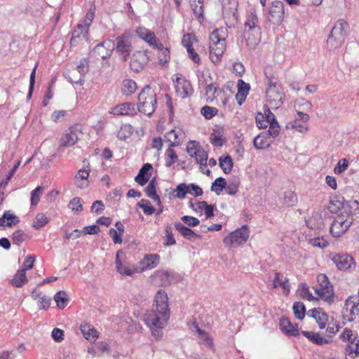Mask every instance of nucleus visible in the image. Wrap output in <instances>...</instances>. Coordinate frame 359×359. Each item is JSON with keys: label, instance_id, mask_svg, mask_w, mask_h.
<instances>
[{"label": "nucleus", "instance_id": "obj_40", "mask_svg": "<svg viewBox=\"0 0 359 359\" xmlns=\"http://www.w3.org/2000/svg\"><path fill=\"white\" fill-rule=\"evenodd\" d=\"M176 192L175 194V197L178 198H185L187 194H192L189 191V185L185 183H181L177 186V187L173 190V193Z\"/></svg>", "mask_w": 359, "mask_h": 359}, {"label": "nucleus", "instance_id": "obj_59", "mask_svg": "<svg viewBox=\"0 0 359 359\" xmlns=\"http://www.w3.org/2000/svg\"><path fill=\"white\" fill-rule=\"evenodd\" d=\"M196 332L198 335L201 337V339L204 341V344L205 346L211 348L213 346L212 340L208 336V333H206L204 330H201L200 327L196 326Z\"/></svg>", "mask_w": 359, "mask_h": 359}, {"label": "nucleus", "instance_id": "obj_7", "mask_svg": "<svg viewBox=\"0 0 359 359\" xmlns=\"http://www.w3.org/2000/svg\"><path fill=\"white\" fill-rule=\"evenodd\" d=\"M267 79V84L269 88L266 90V98L270 104H273L275 107H280L284 100V95L281 92V87L276 81H273L272 78H269L266 72L265 73Z\"/></svg>", "mask_w": 359, "mask_h": 359}, {"label": "nucleus", "instance_id": "obj_52", "mask_svg": "<svg viewBox=\"0 0 359 359\" xmlns=\"http://www.w3.org/2000/svg\"><path fill=\"white\" fill-rule=\"evenodd\" d=\"M44 189L43 187L39 186L31 192V204L36 205L39 201L40 196Z\"/></svg>", "mask_w": 359, "mask_h": 359}, {"label": "nucleus", "instance_id": "obj_18", "mask_svg": "<svg viewBox=\"0 0 359 359\" xmlns=\"http://www.w3.org/2000/svg\"><path fill=\"white\" fill-rule=\"evenodd\" d=\"M124 254L122 251L118 250L116 255L115 266L117 271L123 276H132L135 272V269L129 266H124L121 258L123 257Z\"/></svg>", "mask_w": 359, "mask_h": 359}, {"label": "nucleus", "instance_id": "obj_28", "mask_svg": "<svg viewBox=\"0 0 359 359\" xmlns=\"http://www.w3.org/2000/svg\"><path fill=\"white\" fill-rule=\"evenodd\" d=\"M111 43V41H105L97 45L94 49V53H97L102 59H107L110 57L112 50H105V46H109Z\"/></svg>", "mask_w": 359, "mask_h": 359}, {"label": "nucleus", "instance_id": "obj_21", "mask_svg": "<svg viewBox=\"0 0 359 359\" xmlns=\"http://www.w3.org/2000/svg\"><path fill=\"white\" fill-rule=\"evenodd\" d=\"M20 222L19 217L16 215L11 213V212L5 211L0 217V226H8L11 227L16 225Z\"/></svg>", "mask_w": 359, "mask_h": 359}, {"label": "nucleus", "instance_id": "obj_61", "mask_svg": "<svg viewBox=\"0 0 359 359\" xmlns=\"http://www.w3.org/2000/svg\"><path fill=\"white\" fill-rule=\"evenodd\" d=\"M153 33L154 32L141 27L136 29L137 35L145 41L152 35Z\"/></svg>", "mask_w": 359, "mask_h": 359}, {"label": "nucleus", "instance_id": "obj_43", "mask_svg": "<svg viewBox=\"0 0 359 359\" xmlns=\"http://www.w3.org/2000/svg\"><path fill=\"white\" fill-rule=\"evenodd\" d=\"M287 129H295L300 133H306L308 130V127L306 123L302 122V123H299V119H295L293 121L288 123L286 126Z\"/></svg>", "mask_w": 359, "mask_h": 359}, {"label": "nucleus", "instance_id": "obj_46", "mask_svg": "<svg viewBox=\"0 0 359 359\" xmlns=\"http://www.w3.org/2000/svg\"><path fill=\"white\" fill-rule=\"evenodd\" d=\"M284 203L287 206H294L297 203V196L292 191H287L284 193Z\"/></svg>", "mask_w": 359, "mask_h": 359}, {"label": "nucleus", "instance_id": "obj_12", "mask_svg": "<svg viewBox=\"0 0 359 359\" xmlns=\"http://www.w3.org/2000/svg\"><path fill=\"white\" fill-rule=\"evenodd\" d=\"M79 133H81L80 126L76 124L71 126L69 128V132L62 136L60 140V146L66 147L74 145L79 140Z\"/></svg>", "mask_w": 359, "mask_h": 359}, {"label": "nucleus", "instance_id": "obj_13", "mask_svg": "<svg viewBox=\"0 0 359 359\" xmlns=\"http://www.w3.org/2000/svg\"><path fill=\"white\" fill-rule=\"evenodd\" d=\"M284 17V4L280 1H273L269 8V20L272 24L279 25Z\"/></svg>", "mask_w": 359, "mask_h": 359}, {"label": "nucleus", "instance_id": "obj_55", "mask_svg": "<svg viewBox=\"0 0 359 359\" xmlns=\"http://www.w3.org/2000/svg\"><path fill=\"white\" fill-rule=\"evenodd\" d=\"M294 107L306 111H311L312 109V104L304 98L297 100Z\"/></svg>", "mask_w": 359, "mask_h": 359}, {"label": "nucleus", "instance_id": "obj_22", "mask_svg": "<svg viewBox=\"0 0 359 359\" xmlns=\"http://www.w3.org/2000/svg\"><path fill=\"white\" fill-rule=\"evenodd\" d=\"M74 71L79 73V77L75 80L70 77L69 81L72 83H81L82 78L88 71V61L86 59L81 60Z\"/></svg>", "mask_w": 359, "mask_h": 359}, {"label": "nucleus", "instance_id": "obj_51", "mask_svg": "<svg viewBox=\"0 0 359 359\" xmlns=\"http://www.w3.org/2000/svg\"><path fill=\"white\" fill-rule=\"evenodd\" d=\"M81 201L82 200L81 198L74 197L70 201L69 208H71L72 211H75L76 213H79L83 210Z\"/></svg>", "mask_w": 359, "mask_h": 359}, {"label": "nucleus", "instance_id": "obj_15", "mask_svg": "<svg viewBox=\"0 0 359 359\" xmlns=\"http://www.w3.org/2000/svg\"><path fill=\"white\" fill-rule=\"evenodd\" d=\"M137 108L130 102L122 103L112 109L111 114L114 115L134 116L137 114Z\"/></svg>", "mask_w": 359, "mask_h": 359}, {"label": "nucleus", "instance_id": "obj_54", "mask_svg": "<svg viewBox=\"0 0 359 359\" xmlns=\"http://www.w3.org/2000/svg\"><path fill=\"white\" fill-rule=\"evenodd\" d=\"M299 286L301 287L300 297L302 299L309 301L313 300L315 299V297L309 291V287L306 283H301Z\"/></svg>", "mask_w": 359, "mask_h": 359}, {"label": "nucleus", "instance_id": "obj_14", "mask_svg": "<svg viewBox=\"0 0 359 359\" xmlns=\"http://www.w3.org/2000/svg\"><path fill=\"white\" fill-rule=\"evenodd\" d=\"M90 170L89 164L87 165L86 168L78 170L74 179V184L77 188L83 189L89 185Z\"/></svg>", "mask_w": 359, "mask_h": 359}, {"label": "nucleus", "instance_id": "obj_64", "mask_svg": "<svg viewBox=\"0 0 359 359\" xmlns=\"http://www.w3.org/2000/svg\"><path fill=\"white\" fill-rule=\"evenodd\" d=\"M51 336L55 341L60 342L64 339V331L61 329L55 327L53 330Z\"/></svg>", "mask_w": 359, "mask_h": 359}, {"label": "nucleus", "instance_id": "obj_2", "mask_svg": "<svg viewBox=\"0 0 359 359\" xmlns=\"http://www.w3.org/2000/svg\"><path fill=\"white\" fill-rule=\"evenodd\" d=\"M258 18L255 12H251L246 15L243 24V36L246 46L250 50L255 49L261 41V27L258 24Z\"/></svg>", "mask_w": 359, "mask_h": 359}, {"label": "nucleus", "instance_id": "obj_29", "mask_svg": "<svg viewBox=\"0 0 359 359\" xmlns=\"http://www.w3.org/2000/svg\"><path fill=\"white\" fill-rule=\"evenodd\" d=\"M358 305H359V298L355 297V298H348L345 303V306L346 307V309L348 310L350 308V313L351 315V318L348 319V321H353V316H355L358 313Z\"/></svg>", "mask_w": 359, "mask_h": 359}, {"label": "nucleus", "instance_id": "obj_20", "mask_svg": "<svg viewBox=\"0 0 359 359\" xmlns=\"http://www.w3.org/2000/svg\"><path fill=\"white\" fill-rule=\"evenodd\" d=\"M273 140L269 138L265 132H262L253 140L254 147L257 149H264L269 148Z\"/></svg>", "mask_w": 359, "mask_h": 359}, {"label": "nucleus", "instance_id": "obj_23", "mask_svg": "<svg viewBox=\"0 0 359 359\" xmlns=\"http://www.w3.org/2000/svg\"><path fill=\"white\" fill-rule=\"evenodd\" d=\"M176 90L182 98L189 97L194 92L191 83L187 80L179 83L176 87Z\"/></svg>", "mask_w": 359, "mask_h": 359}, {"label": "nucleus", "instance_id": "obj_25", "mask_svg": "<svg viewBox=\"0 0 359 359\" xmlns=\"http://www.w3.org/2000/svg\"><path fill=\"white\" fill-rule=\"evenodd\" d=\"M219 165L225 174H229L232 170L233 163L231 157L229 155H226L219 158Z\"/></svg>", "mask_w": 359, "mask_h": 359}, {"label": "nucleus", "instance_id": "obj_17", "mask_svg": "<svg viewBox=\"0 0 359 359\" xmlns=\"http://www.w3.org/2000/svg\"><path fill=\"white\" fill-rule=\"evenodd\" d=\"M297 326V324L293 325L287 318H281L280 319V330L287 335L293 337L298 336L299 332Z\"/></svg>", "mask_w": 359, "mask_h": 359}, {"label": "nucleus", "instance_id": "obj_49", "mask_svg": "<svg viewBox=\"0 0 359 359\" xmlns=\"http://www.w3.org/2000/svg\"><path fill=\"white\" fill-rule=\"evenodd\" d=\"M223 12H229L234 15L236 11L237 2L235 0H223Z\"/></svg>", "mask_w": 359, "mask_h": 359}, {"label": "nucleus", "instance_id": "obj_11", "mask_svg": "<svg viewBox=\"0 0 359 359\" xmlns=\"http://www.w3.org/2000/svg\"><path fill=\"white\" fill-rule=\"evenodd\" d=\"M149 57L145 51H136L130 58V67L135 72H141L147 65Z\"/></svg>", "mask_w": 359, "mask_h": 359}, {"label": "nucleus", "instance_id": "obj_36", "mask_svg": "<svg viewBox=\"0 0 359 359\" xmlns=\"http://www.w3.org/2000/svg\"><path fill=\"white\" fill-rule=\"evenodd\" d=\"M238 88L236 99L238 100L239 97H243V101H245L250 88V85L240 79L238 81Z\"/></svg>", "mask_w": 359, "mask_h": 359}, {"label": "nucleus", "instance_id": "obj_58", "mask_svg": "<svg viewBox=\"0 0 359 359\" xmlns=\"http://www.w3.org/2000/svg\"><path fill=\"white\" fill-rule=\"evenodd\" d=\"M159 256L158 255H149L145 257L146 267L153 269L158 264V259Z\"/></svg>", "mask_w": 359, "mask_h": 359}, {"label": "nucleus", "instance_id": "obj_38", "mask_svg": "<svg viewBox=\"0 0 359 359\" xmlns=\"http://www.w3.org/2000/svg\"><path fill=\"white\" fill-rule=\"evenodd\" d=\"M294 316L299 320H302L305 316L306 307L301 302H294L292 306Z\"/></svg>", "mask_w": 359, "mask_h": 359}, {"label": "nucleus", "instance_id": "obj_16", "mask_svg": "<svg viewBox=\"0 0 359 359\" xmlns=\"http://www.w3.org/2000/svg\"><path fill=\"white\" fill-rule=\"evenodd\" d=\"M152 169L153 167L151 163H144L140 168L137 175L135 177V181L141 186L145 185L149 180Z\"/></svg>", "mask_w": 359, "mask_h": 359}, {"label": "nucleus", "instance_id": "obj_30", "mask_svg": "<svg viewBox=\"0 0 359 359\" xmlns=\"http://www.w3.org/2000/svg\"><path fill=\"white\" fill-rule=\"evenodd\" d=\"M348 28V23L344 20L343 19H339L333 27L331 31H332V34L335 35H339L344 38L345 33L346 32Z\"/></svg>", "mask_w": 359, "mask_h": 359}, {"label": "nucleus", "instance_id": "obj_48", "mask_svg": "<svg viewBox=\"0 0 359 359\" xmlns=\"http://www.w3.org/2000/svg\"><path fill=\"white\" fill-rule=\"evenodd\" d=\"M177 159V155L175 150L168 148L165 151V166L170 167Z\"/></svg>", "mask_w": 359, "mask_h": 359}, {"label": "nucleus", "instance_id": "obj_35", "mask_svg": "<svg viewBox=\"0 0 359 359\" xmlns=\"http://www.w3.org/2000/svg\"><path fill=\"white\" fill-rule=\"evenodd\" d=\"M226 180L222 177H219L212 183L210 189L219 196L224 189H226Z\"/></svg>", "mask_w": 359, "mask_h": 359}, {"label": "nucleus", "instance_id": "obj_6", "mask_svg": "<svg viewBox=\"0 0 359 359\" xmlns=\"http://www.w3.org/2000/svg\"><path fill=\"white\" fill-rule=\"evenodd\" d=\"M351 215H344L341 212V215L334 218L330 227V233L333 237L339 238L348 230L353 222Z\"/></svg>", "mask_w": 359, "mask_h": 359}, {"label": "nucleus", "instance_id": "obj_42", "mask_svg": "<svg viewBox=\"0 0 359 359\" xmlns=\"http://www.w3.org/2000/svg\"><path fill=\"white\" fill-rule=\"evenodd\" d=\"M123 93L127 95H131L135 92L137 90V84L136 83L131 79L124 80L123 82Z\"/></svg>", "mask_w": 359, "mask_h": 359}, {"label": "nucleus", "instance_id": "obj_1", "mask_svg": "<svg viewBox=\"0 0 359 359\" xmlns=\"http://www.w3.org/2000/svg\"><path fill=\"white\" fill-rule=\"evenodd\" d=\"M170 313L167 293L158 290L154 297L153 309L144 316V321L150 327L162 328L168 321Z\"/></svg>", "mask_w": 359, "mask_h": 359}, {"label": "nucleus", "instance_id": "obj_57", "mask_svg": "<svg viewBox=\"0 0 359 359\" xmlns=\"http://www.w3.org/2000/svg\"><path fill=\"white\" fill-rule=\"evenodd\" d=\"M165 231L166 233V235H165L166 241H165V243H164V245L166 246H170V245H175L176 241L174 238L171 227L169 225L165 226Z\"/></svg>", "mask_w": 359, "mask_h": 359}, {"label": "nucleus", "instance_id": "obj_56", "mask_svg": "<svg viewBox=\"0 0 359 359\" xmlns=\"http://www.w3.org/2000/svg\"><path fill=\"white\" fill-rule=\"evenodd\" d=\"M320 288H322V291L324 292L326 296V301L330 302L332 300L334 292H333V286L331 283L329 285H319Z\"/></svg>", "mask_w": 359, "mask_h": 359}, {"label": "nucleus", "instance_id": "obj_26", "mask_svg": "<svg viewBox=\"0 0 359 359\" xmlns=\"http://www.w3.org/2000/svg\"><path fill=\"white\" fill-rule=\"evenodd\" d=\"M344 42V38L332 34V31H331L327 40V47L329 50H332L338 47H339L341 43Z\"/></svg>", "mask_w": 359, "mask_h": 359}, {"label": "nucleus", "instance_id": "obj_10", "mask_svg": "<svg viewBox=\"0 0 359 359\" xmlns=\"http://www.w3.org/2000/svg\"><path fill=\"white\" fill-rule=\"evenodd\" d=\"M332 259L339 270L352 271L355 268L353 258L348 254H336Z\"/></svg>", "mask_w": 359, "mask_h": 359}, {"label": "nucleus", "instance_id": "obj_63", "mask_svg": "<svg viewBox=\"0 0 359 359\" xmlns=\"http://www.w3.org/2000/svg\"><path fill=\"white\" fill-rule=\"evenodd\" d=\"M255 121L259 128H266L268 126L266 116L260 112L257 113L256 115Z\"/></svg>", "mask_w": 359, "mask_h": 359}, {"label": "nucleus", "instance_id": "obj_32", "mask_svg": "<svg viewBox=\"0 0 359 359\" xmlns=\"http://www.w3.org/2000/svg\"><path fill=\"white\" fill-rule=\"evenodd\" d=\"M86 27L82 25H79L77 29L74 30L70 39V43L72 46H76L78 43L79 40L82 36L86 37Z\"/></svg>", "mask_w": 359, "mask_h": 359}, {"label": "nucleus", "instance_id": "obj_62", "mask_svg": "<svg viewBox=\"0 0 359 359\" xmlns=\"http://www.w3.org/2000/svg\"><path fill=\"white\" fill-rule=\"evenodd\" d=\"M104 204L102 201H95L93 203L90 210L97 215L101 214L104 210Z\"/></svg>", "mask_w": 359, "mask_h": 359}, {"label": "nucleus", "instance_id": "obj_41", "mask_svg": "<svg viewBox=\"0 0 359 359\" xmlns=\"http://www.w3.org/2000/svg\"><path fill=\"white\" fill-rule=\"evenodd\" d=\"M139 208H142L144 214L151 215L155 212L154 207L151 204V202L146 199H142L137 203V205Z\"/></svg>", "mask_w": 359, "mask_h": 359}, {"label": "nucleus", "instance_id": "obj_53", "mask_svg": "<svg viewBox=\"0 0 359 359\" xmlns=\"http://www.w3.org/2000/svg\"><path fill=\"white\" fill-rule=\"evenodd\" d=\"M26 234L22 229L16 230L12 236V241L14 244L20 245L23 241L25 240Z\"/></svg>", "mask_w": 359, "mask_h": 359}, {"label": "nucleus", "instance_id": "obj_9", "mask_svg": "<svg viewBox=\"0 0 359 359\" xmlns=\"http://www.w3.org/2000/svg\"><path fill=\"white\" fill-rule=\"evenodd\" d=\"M249 234L250 230L247 224L243 225L241 227L231 232L226 237H225L224 239V243L226 245H230L231 244L238 245L245 243L249 238Z\"/></svg>", "mask_w": 359, "mask_h": 359}, {"label": "nucleus", "instance_id": "obj_45", "mask_svg": "<svg viewBox=\"0 0 359 359\" xmlns=\"http://www.w3.org/2000/svg\"><path fill=\"white\" fill-rule=\"evenodd\" d=\"M49 222V218L43 213L36 215L32 227L35 229H39L44 226Z\"/></svg>", "mask_w": 359, "mask_h": 359}, {"label": "nucleus", "instance_id": "obj_19", "mask_svg": "<svg viewBox=\"0 0 359 359\" xmlns=\"http://www.w3.org/2000/svg\"><path fill=\"white\" fill-rule=\"evenodd\" d=\"M175 229L186 239L193 241L195 238H201V236L195 233L189 227L184 226L180 222L174 224Z\"/></svg>", "mask_w": 359, "mask_h": 359}, {"label": "nucleus", "instance_id": "obj_44", "mask_svg": "<svg viewBox=\"0 0 359 359\" xmlns=\"http://www.w3.org/2000/svg\"><path fill=\"white\" fill-rule=\"evenodd\" d=\"M193 154H194V158L197 163L201 165H207L208 154L204 149H201L198 151H195Z\"/></svg>", "mask_w": 359, "mask_h": 359}, {"label": "nucleus", "instance_id": "obj_3", "mask_svg": "<svg viewBox=\"0 0 359 359\" xmlns=\"http://www.w3.org/2000/svg\"><path fill=\"white\" fill-rule=\"evenodd\" d=\"M156 94L149 85L146 86L138 96L137 110L148 116H151L156 109Z\"/></svg>", "mask_w": 359, "mask_h": 359}, {"label": "nucleus", "instance_id": "obj_34", "mask_svg": "<svg viewBox=\"0 0 359 359\" xmlns=\"http://www.w3.org/2000/svg\"><path fill=\"white\" fill-rule=\"evenodd\" d=\"M54 299L57 304V307L61 309L65 308L67 302H69L68 295L63 290L57 292L54 296Z\"/></svg>", "mask_w": 359, "mask_h": 359}, {"label": "nucleus", "instance_id": "obj_27", "mask_svg": "<svg viewBox=\"0 0 359 359\" xmlns=\"http://www.w3.org/2000/svg\"><path fill=\"white\" fill-rule=\"evenodd\" d=\"M25 271V269L18 270L13 279L11 280L12 285L17 287H21L28 281V279L26 277Z\"/></svg>", "mask_w": 359, "mask_h": 359}, {"label": "nucleus", "instance_id": "obj_31", "mask_svg": "<svg viewBox=\"0 0 359 359\" xmlns=\"http://www.w3.org/2000/svg\"><path fill=\"white\" fill-rule=\"evenodd\" d=\"M80 329L84 337L88 340H95L98 337L96 330L88 324L81 325Z\"/></svg>", "mask_w": 359, "mask_h": 359}, {"label": "nucleus", "instance_id": "obj_33", "mask_svg": "<svg viewBox=\"0 0 359 359\" xmlns=\"http://www.w3.org/2000/svg\"><path fill=\"white\" fill-rule=\"evenodd\" d=\"M240 185V180L236 176H233L229 180V184L226 186V192L231 196L235 195L238 191Z\"/></svg>", "mask_w": 359, "mask_h": 359}, {"label": "nucleus", "instance_id": "obj_50", "mask_svg": "<svg viewBox=\"0 0 359 359\" xmlns=\"http://www.w3.org/2000/svg\"><path fill=\"white\" fill-rule=\"evenodd\" d=\"M218 110L215 107H210L208 105H205L201 109V114L206 118V119H210L214 116H215L217 113Z\"/></svg>", "mask_w": 359, "mask_h": 359}, {"label": "nucleus", "instance_id": "obj_4", "mask_svg": "<svg viewBox=\"0 0 359 359\" xmlns=\"http://www.w3.org/2000/svg\"><path fill=\"white\" fill-rule=\"evenodd\" d=\"M327 208L332 213L344 210L345 214L353 215L359 211V202L356 200L346 201L341 195H334L330 197Z\"/></svg>", "mask_w": 359, "mask_h": 359}, {"label": "nucleus", "instance_id": "obj_37", "mask_svg": "<svg viewBox=\"0 0 359 359\" xmlns=\"http://www.w3.org/2000/svg\"><path fill=\"white\" fill-rule=\"evenodd\" d=\"M288 281L289 279L287 278H285L284 280L280 279V273L276 272L272 285L273 288L280 286L288 293L290 292V285L287 284Z\"/></svg>", "mask_w": 359, "mask_h": 359}, {"label": "nucleus", "instance_id": "obj_24", "mask_svg": "<svg viewBox=\"0 0 359 359\" xmlns=\"http://www.w3.org/2000/svg\"><path fill=\"white\" fill-rule=\"evenodd\" d=\"M302 334L309 340L317 345L329 344L330 340L323 338L319 333H315L311 331H302Z\"/></svg>", "mask_w": 359, "mask_h": 359}, {"label": "nucleus", "instance_id": "obj_47", "mask_svg": "<svg viewBox=\"0 0 359 359\" xmlns=\"http://www.w3.org/2000/svg\"><path fill=\"white\" fill-rule=\"evenodd\" d=\"M269 136V138L273 140L277 137L280 134V126L278 122H272L269 126V128L267 131H264Z\"/></svg>", "mask_w": 359, "mask_h": 359}, {"label": "nucleus", "instance_id": "obj_5", "mask_svg": "<svg viewBox=\"0 0 359 359\" xmlns=\"http://www.w3.org/2000/svg\"><path fill=\"white\" fill-rule=\"evenodd\" d=\"M210 56L214 63L220 61L226 49L224 38L219 35V30H214L210 36Z\"/></svg>", "mask_w": 359, "mask_h": 359}, {"label": "nucleus", "instance_id": "obj_60", "mask_svg": "<svg viewBox=\"0 0 359 359\" xmlns=\"http://www.w3.org/2000/svg\"><path fill=\"white\" fill-rule=\"evenodd\" d=\"M182 221L186 224L188 226H196L199 224L200 221L198 218L189 216V215H184L181 217Z\"/></svg>", "mask_w": 359, "mask_h": 359}, {"label": "nucleus", "instance_id": "obj_8", "mask_svg": "<svg viewBox=\"0 0 359 359\" xmlns=\"http://www.w3.org/2000/svg\"><path fill=\"white\" fill-rule=\"evenodd\" d=\"M115 50L123 61L128 60L133 50L131 37L128 32H125L116 38Z\"/></svg>", "mask_w": 359, "mask_h": 359}, {"label": "nucleus", "instance_id": "obj_39", "mask_svg": "<svg viewBox=\"0 0 359 359\" xmlns=\"http://www.w3.org/2000/svg\"><path fill=\"white\" fill-rule=\"evenodd\" d=\"M306 226L310 229H319L322 224L321 216L318 213H315L312 215V217L306 221Z\"/></svg>", "mask_w": 359, "mask_h": 359}]
</instances>
